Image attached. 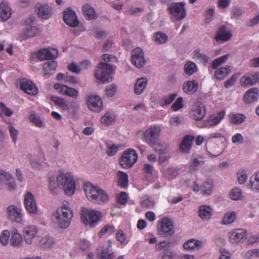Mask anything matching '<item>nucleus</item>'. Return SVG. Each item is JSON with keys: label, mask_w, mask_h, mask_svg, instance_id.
<instances>
[{"label": "nucleus", "mask_w": 259, "mask_h": 259, "mask_svg": "<svg viewBox=\"0 0 259 259\" xmlns=\"http://www.w3.org/2000/svg\"><path fill=\"white\" fill-rule=\"evenodd\" d=\"M53 216L54 222L59 228L66 229L70 226L73 217V211L70 208L63 206L57 209Z\"/></svg>", "instance_id": "1"}, {"label": "nucleus", "mask_w": 259, "mask_h": 259, "mask_svg": "<svg viewBox=\"0 0 259 259\" xmlns=\"http://www.w3.org/2000/svg\"><path fill=\"white\" fill-rule=\"evenodd\" d=\"M87 198L95 203H100L107 200V193L99 187H95L91 184H85L83 187Z\"/></svg>", "instance_id": "2"}, {"label": "nucleus", "mask_w": 259, "mask_h": 259, "mask_svg": "<svg viewBox=\"0 0 259 259\" xmlns=\"http://www.w3.org/2000/svg\"><path fill=\"white\" fill-rule=\"evenodd\" d=\"M57 186L62 188L68 195H72L75 190V183L71 174L61 173L57 178Z\"/></svg>", "instance_id": "3"}, {"label": "nucleus", "mask_w": 259, "mask_h": 259, "mask_svg": "<svg viewBox=\"0 0 259 259\" xmlns=\"http://www.w3.org/2000/svg\"><path fill=\"white\" fill-rule=\"evenodd\" d=\"M101 217L100 212L82 208L81 209V218L83 223L89 225L90 227H94L99 221Z\"/></svg>", "instance_id": "4"}, {"label": "nucleus", "mask_w": 259, "mask_h": 259, "mask_svg": "<svg viewBox=\"0 0 259 259\" xmlns=\"http://www.w3.org/2000/svg\"><path fill=\"white\" fill-rule=\"evenodd\" d=\"M113 72V66L111 64L101 62L99 64L95 76L98 80L103 82H109Z\"/></svg>", "instance_id": "5"}, {"label": "nucleus", "mask_w": 259, "mask_h": 259, "mask_svg": "<svg viewBox=\"0 0 259 259\" xmlns=\"http://www.w3.org/2000/svg\"><path fill=\"white\" fill-rule=\"evenodd\" d=\"M168 11L172 16L173 21L182 20L186 16L185 3L183 2L171 3L168 7Z\"/></svg>", "instance_id": "6"}, {"label": "nucleus", "mask_w": 259, "mask_h": 259, "mask_svg": "<svg viewBox=\"0 0 259 259\" xmlns=\"http://www.w3.org/2000/svg\"><path fill=\"white\" fill-rule=\"evenodd\" d=\"M138 159V154L133 149L125 151L119 160L120 165L124 168H130L136 162Z\"/></svg>", "instance_id": "7"}, {"label": "nucleus", "mask_w": 259, "mask_h": 259, "mask_svg": "<svg viewBox=\"0 0 259 259\" xmlns=\"http://www.w3.org/2000/svg\"><path fill=\"white\" fill-rule=\"evenodd\" d=\"M159 234L163 237H168L172 236L175 233L172 221L167 218H164L161 220L160 227H158Z\"/></svg>", "instance_id": "8"}, {"label": "nucleus", "mask_w": 259, "mask_h": 259, "mask_svg": "<svg viewBox=\"0 0 259 259\" xmlns=\"http://www.w3.org/2000/svg\"><path fill=\"white\" fill-rule=\"evenodd\" d=\"M161 133L160 126L153 124L150 125L144 132L143 139L144 141L149 144L159 139Z\"/></svg>", "instance_id": "9"}, {"label": "nucleus", "mask_w": 259, "mask_h": 259, "mask_svg": "<svg viewBox=\"0 0 259 259\" xmlns=\"http://www.w3.org/2000/svg\"><path fill=\"white\" fill-rule=\"evenodd\" d=\"M0 186L10 191L16 188L14 178L9 172L2 169H0Z\"/></svg>", "instance_id": "10"}, {"label": "nucleus", "mask_w": 259, "mask_h": 259, "mask_svg": "<svg viewBox=\"0 0 259 259\" xmlns=\"http://www.w3.org/2000/svg\"><path fill=\"white\" fill-rule=\"evenodd\" d=\"M132 63L137 68H141L145 64L144 53L140 48H136L132 52Z\"/></svg>", "instance_id": "11"}, {"label": "nucleus", "mask_w": 259, "mask_h": 259, "mask_svg": "<svg viewBox=\"0 0 259 259\" xmlns=\"http://www.w3.org/2000/svg\"><path fill=\"white\" fill-rule=\"evenodd\" d=\"M24 205L27 211L30 214H36L38 212V207L33 195L27 192L24 197Z\"/></svg>", "instance_id": "12"}, {"label": "nucleus", "mask_w": 259, "mask_h": 259, "mask_svg": "<svg viewBox=\"0 0 259 259\" xmlns=\"http://www.w3.org/2000/svg\"><path fill=\"white\" fill-rule=\"evenodd\" d=\"M87 104L89 108L94 112H99L103 109L102 99L97 95H90L87 100Z\"/></svg>", "instance_id": "13"}, {"label": "nucleus", "mask_w": 259, "mask_h": 259, "mask_svg": "<svg viewBox=\"0 0 259 259\" xmlns=\"http://www.w3.org/2000/svg\"><path fill=\"white\" fill-rule=\"evenodd\" d=\"M206 114L205 106L200 102L194 103L193 110L190 112L191 116L196 120H201Z\"/></svg>", "instance_id": "14"}, {"label": "nucleus", "mask_w": 259, "mask_h": 259, "mask_svg": "<svg viewBox=\"0 0 259 259\" xmlns=\"http://www.w3.org/2000/svg\"><path fill=\"white\" fill-rule=\"evenodd\" d=\"M58 56V51L54 48H44L38 51L37 58L40 61L55 59Z\"/></svg>", "instance_id": "15"}, {"label": "nucleus", "mask_w": 259, "mask_h": 259, "mask_svg": "<svg viewBox=\"0 0 259 259\" xmlns=\"http://www.w3.org/2000/svg\"><path fill=\"white\" fill-rule=\"evenodd\" d=\"M7 212L8 218L13 222L21 223L22 220V214L21 209L15 205H11L8 207Z\"/></svg>", "instance_id": "16"}, {"label": "nucleus", "mask_w": 259, "mask_h": 259, "mask_svg": "<svg viewBox=\"0 0 259 259\" xmlns=\"http://www.w3.org/2000/svg\"><path fill=\"white\" fill-rule=\"evenodd\" d=\"M63 19L67 25L72 27L77 26L79 23L75 12L70 9L64 12Z\"/></svg>", "instance_id": "17"}, {"label": "nucleus", "mask_w": 259, "mask_h": 259, "mask_svg": "<svg viewBox=\"0 0 259 259\" xmlns=\"http://www.w3.org/2000/svg\"><path fill=\"white\" fill-rule=\"evenodd\" d=\"M37 233V229L34 226H26L23 229V238L26 244L31 245L32 239Z\"/></svg>", "instance_id": "18"}, {"label": "nucleus", "mask_w": 259, "mask_h": 259, "mask_svg": "<svg viewBox=\"0 0 259 259\" xmlns=\"http://www.w3.org/2000/svg\"><path fill=\"white\" fill-rule=\"evenodd\" d=\"M35 12L38 17L43 19H47L51 16L52 9L48 5L38 3L35 6Z\"/></svg>", "instance_id": "19"}, {"label": "nucleus", "mask_w": 259, "mask_h": 259, "mask_svg": "<svg viewBox=\"0 0 259 259\" xmlns=\"http://www.w3.org/2000/svg\"><path fill=\"white\" fill-rule=\"evenodd\" d=\"M20 89L27 94L35 95L38 90L35 85L30 80L22 79L20 81Z\"/></svg>", "instance_id": "20"}, {"label": "nucleus", "mask_w": 259, "mask_h": 259, "mask_svg": "<svg viewBox=\"0 0 259 259\" xmlns=\"http://www.w3.org/2000/svg\"><path fill=\"white\" fill-rule=\"evenodd\" d=\"M112 242L108 240L107 244L104 245L101 249L100 252L98 254L99 259H113L114 253L111 249Z\"/></svg>", "instance_id": "21"}, {"label": "nucleus", "mask_w": 259, "mask_h": 259, "mask_svg": "<svg viewBox=\"0 0 259 259\" xmlns=\"http://www.w3.org/2000/svg\"><path fill=\"white\" fill-rule=\"evenodd\" d=\"M259 97V91L257 88H252L247 91L243 96V101L246 104H251L256 101Z\"/></svg>", "instance_id": "22"}, {"label": "nucleus", "mask_w": 259, "mask_h": 259, "mask_svg": "<svg viewBox=\"0 0 259 259\" xmlns=\"http://www.w3.org/2000/svg\"><path fill=\"white\" fill-rule=\"evenodd\" d=\"M195 139L193 136L186 135L180 144V151L184 153H189L191 148L193 142Z\"/></svg>", "instance_id": "23"}, {"label": "nucleus", "mask_w": 259, "mask_h": 259, "mask_svg": "<svg viewBox=\"0 0 259 259\" xmlns=\"http://www.w3.org/2000/svg\"><path fill=\"white\" fill-rule=\"evenodd\" d=\"M231 69L230 65H227L225 67L216 69L214 76L218 80H223L231 73Z\"/></svg>", "instance_id": "24"}, {"label": "nucleus", "mask_w": 259, "mask_h": 259, "mask_svg": "<svg viewBox=\"0 0 259 259\" xmlns=\"http://www.w3.org/2000/svg\"><path fill=\"white\" fill-rule=\"evenodd\" d=\"M259 80V72H256L249 76H243L241 78L240 82L243 86H251L255 84Z\"/></svg>", "instance_id": "25"}, {"label": "nucleus", "mask_w": 259, "mask_h": 259, "mask_svg": "<svg viewBox=\"0 0 259 259\" xmlns=\"http://www.w3.org/2000/svg\"><path fill=\"white\" fill-rule=\"evenodd\" d=\"M229 238L233 242H239L246 235V232L242 229H237L229 233Z\"/></svg>", "instance_id": "26"}, {"label": "nucleus", "mask_w": 259, "mask_h": 259, "mask_svg": "<svg viewBox=\"0 0 259 259\" xmlns=\"http://www.w3.org/2000/svg\"><path fill=\"white\" fill-rule=\"evenodd\" d=\"M231 36V33L227 31V27L223 25L219 27L215 37V39L217 41L219 40L226 41L229 40Z\"/></svg>", "instance_id": "27"}, {"label": "nucleus", "mask_w": 259, "mask_h": 259, "mask_svg": "<svg viewBox=\"0 0 259 259\" xmlns=\"http://www.w3.org/2000/svg\"><path fill=\"white\" fill-rule=\"evenodd\" d=\"M198 88V82L194 80L186 81L183 86L184 92L188 94L192 95L197 90Z\"/></svg>", "instance_id": "28"}, {"label": "nucleus", "mask_w": 259, "mask_h": 259, "mask_svg": "<svg viewBox=\"0 0 259 259\" xmlns=\"http://www.w3.org/2000/svg\"><path fill=\"white\" fill-rule=\"evenodd\" d=\"M1 18L3 21L8 20L12 14V10L6 1H3L1 4Z\"/></svg>", "instance_id": "29"}, {"label": "nucleus", "mask_w": 259, "mask_h": 259, "mask_svg": "<svg viewBox=\"0 0 259 259\" xmlns=\"http://www.w3.org/2000/svg\"><path fill=\"white\" fill-rule=\"evenodd\" d=\"M206 149L209 155L213 158L222 154L224 151L220 145L215 143L209 145Z\"/></svg>", "instance_id": "30"}, {"label": "nucleus", "mask_w": 259, "mask_h": 259, "mask_svg": "<svg viewBox=\"0 0 259 259\" xmlns=\"http://www.w3.org/2000/svg\"><path fill=\"white\" fill-rule=\"evenodd\" d=\"M39 33V30L36 26H29L20 35V37L21 39H26L38 35Z\"/></svg>", "instance_id": "31"}, {"label": "nucleus", "mask_w": 259, "mask_h": 259, "mask_svg": "<svg viewBox=\"0 0 259 259\" xmlns=\"http://www.w3.org/2000/svg\"><path fill=\"white\" fill-rule=\"evenodd\" d=\"M82 11L84 17L88 20L95 19L97 18L95 10L88 4L82 6Z\"/></svg>", "instance_id": "32"}, {"label": "nucleus", "mask_w": 259, "mask_h": 259, "mask_svg": "<svg viewBox=\"0 0 259 259\" xmlns=\"http://www.w3.org/2000/svg\"><path fill=\"white\" fill-rule=\"evenodd\" d=\"M57 67V63L55 61H50L45 63L43 65L45 75H52L55 72Z\"/></svg>", "instance_id": "33"}, {"label": "nucleus", "mask_w": 259, "mask_h": 259, "mask_svg": "<svg viewBox=\"0 0 259 259\" xmlns=\"http://www.w3.org/2000/svg\"><path fill=\"white\" fill-rule=\"evenodd\" d=\"M23 238L21 234L18 233L17 231L16 230L11 237L10 244L15 247H22L23 244Z\"/></svg>", "instance_id": "34"}, {"label": "nucleus", "mask_w": 259, "mask_h": 259, "mask_svg": "<svg viewBox=\"0 0 259 259\" xmlns=\"http://www.w3.org/2000/svg\"><path fill=\"white\" fill-rule=\"evenodd\" d=\"M54 244V240L53 238L49 236H45L42 238L38 242L37 246L45 249H49Z\"/></svg>", "instance_id": "35"}, {"label": "nucleus", "mask_w": 259, "mask_h": 259, "mask_svg": "<svg viewBox=\"0 0 259 259\" xmlns=\"http://www.w3.org/2000/svg\"><path fill=\"white\" fill-rule=\"evenodd\" d=\"M147 80L146 78L142 77L137 80L135 85V92L137 95L142 94L146 87Z\"/></svg>", "instance_id": "36"}, {"label": "nucleus", "mask_w": 259, "mask_h": 259, "mask_svg": "<svg viewBox=\"0 0 259 259\" xmlns=\"http://www.w3.org/2000/svg\"><path fill=\"white\" fill-rule=\"evenodd\" d=\"M153 40L157 45L165 44L168 40V36L161 31H157L153 34Z\"/></svg>", "instance_id": "37"}, {"label": "nucleus", "mask_w": 259, "mask_h": 259, "mask_svg": "<svg viewBox=\"0 0 259 259\" xmlns=\"http://www.w3.org/2000/svg\"><path fill=\"white\" fill-rule=\"evenodd\" d=\"M60 92L63 95H66L74 98H77L78 91L73 88L68 87L67 85H63Z\"/></svg>", "instance_id": "38"}, {"label": "nucleus", "mask_w": 259, "mask_h": 259, "mask_svg": "<svg viewBox=\"0 0 259 259\" xmlns=\"http://www.w3.org/2000/svg\"><path fill=\"white\" fill-rule=\"evenodd\" d=\"M156 152H159L160 154L164 153V151L167 149L168 145L161 143L159 139L155 140L149 144Z\"/></svg>", "instance_id": "39"}, {"label": "nucleus", "mask_w": 259, "mask_h": 259, "mask_svg": "<svg viewBox=\"0 0 259 259\" xmlns=\"http://www.w3.org/2000/svg\"><path fill=\"white\" fill-rule=\"evenodd\" d=\"M198 70L197 65L192 61H188L184 66V72L188 75L190 76L196 72Z\"/></svg>", "instance_id": "40"}, {"label": "nucleus", "mask_w": 259, "mask_h": 259, "mask_svg": "<svg viewBox=\"0 0 259 259\" xmlns=\"http://www.w3.org/2000/svg\"><path fill=\"white\" fill-rule=\"evenodd\" d=\"M229 118L232 124L237 125L243 122L246 119V116L241 113L231 114L229 115Z\"/></svg>", "instance_id": "41"}, {"label": "nucleus", "mask_w": 259, "mask_h": 259, "mask_svg": "<svg viewBox=\"0 0 259 259\" xmlns=\"http://www.w3.org/2000/svg\"><path fill=\"white\" fill-rule=\"evenodd\" d=\"M118 185L122 188L128 186V177L126 173L119 171L117 173Z\"/></svg>", "instance_id": "42"}, {"label": "nucleus", "mask_w": 259, "mask_h": 259, "mask_svg": "<svg viewBox=\"0 0 259 259\" xmlns=\"http://www.w3.org/2000/svg\"><path fill=\"white\" fill-rule=\"evenodd\" d=\"M199 212V217L203 220H208L211 215V209L209 206H201Z\"/></svg>", "instance_id": "43"}, {"label": "nucleus", "mask_w": 259, "mask_h": 259, "mask_svg": "<svg viewBox=\"0 0 259 259\" xmlns=\"http://www.w3.org/2000/svg\"><path fill=\"white\" fill-rule=\"evenodd\" d=\"M201 244V242L198 240L191 239L184 242L183 247L185 250H193L196 247L200 246Z\"/></svg>", "instance_id": "44"}, {"label": "nucleus", "mask_w": 259, "mask_h": 259, "mask_svg": "<svg viewBox=\"0 0 259 259\" xmlns=\"http://www.w3.org/2000/svg\"><path fill=\"white\" fill-rule=\"evenodd\" d=\"M177 96V93H173L168 96H164L159 100L158 104L162 107L169 105L174 101Z\"/></svg>", "instance_id": "45"}, {"label": "nucleus", "mask_w": 259, "mask_h": 259, "mask_svg": "<svg viewBox=\"0 0 259 259\" xmlns=\"http://www.w3.org/2000/svg\"><path fill=\"white\" fill-rule=\"evenodd\" d=\"M225 112L221 111L215 115H211L208 120L209 124L211 126L217 124L224 117Z\"/></svg>", "instance_id": "46"}, {"label": "nucleus", "mask_w": 259, "mask_h": 259, "mask_svg": "<svg viewBox=\"0 0 259 259\" xmlns=\"http://www.w3.org/2000/svg\"><path fill=\"white\" fill-rule=\"evenodd\" d=\"M213 183L211 180H207L201 185L200 189L204 195H209L212 193Z\"/></svg>", "instance_id": "47"}, {"label": "nucleus", "mask_w": 259, "mask_h": 259, "mask_svg": "<svg viewBox=\"0 0 259 259\" xmlns=\"http://www.w3.org/2000/svg\"><path fill=\"white\" fill-rule=\"evenodd\" d=\"M229 56V54H226L213 60L211 64L212 68L213 69H216L225 63L228 60Z\"/></svg>", "instance_id": "48"}, {"label": "nucleus", "mask_w": 259, "mask_h": 259, "mask_svg": "<svg viewBox=\"0 0 259 259\" xmlns=\"http://www.w3.org/2000/svg\"><path fill=\"white\" fill-rule=\"evenodd\" d=\"M250 186L252 191H259V171L250 178Z\"/></svg>", "instance_id": "49"}, {"label": "nucleus", "mask_w": 259, "mask_h": 259, "mask_svg": "<svg viewBox=\"0 0 259 259\" xmlns=\"http://www.w3.org/2000/svg\"><path fill=\"white\" fill-rule=\"evenodd\" d=\"M52 101L57 106H59L63 110H68L69 109L68 105L66 103L65 100L60 97L53 96L52 97Z\"/></svg>", "instance_id": "50"}, {"label": "nucleus", "mask_w": 259, "mask_h": 259, "mask_svg": "<svg viewBox=\"0 0 259 259\" xmlns=\"http://www.w3.org/2000/svg\"><path fill=\"white\" fill-rule=\"evenodd\" d=\"M115 120V116L114 114L107 112L101 118V122L106 125H110Z\"/></svg>", "instance_id": "51"}, {"label": "nucleus", "mask_w": 259, "mask_h": 259, "mask_svg": "<svg viewBox=\"0 0 259 259\" xmlns=\"http://www.w3.org/2000/svg\"><path fill=\"white\" fill-rule=\"evenodd\" d=\"M193 58L200 60L204 63H208L210 60V58L208 56L200 53L199 49H197L194 51Z\"/></svg>", "instance_id": "52"}, {"label": "nucleus", "mask_w": 259, "mask_h": 259, "mask_svg": "<svg viewBox=\"0 0 259 259\" xmlns=\"http://www.w3.org/2000/svg\"><path fill=\"white\" fill-rule=\"evenodd\" d=\"M155 203V201L152 198L145 196L141 202V205L145 208H151L154 207Z\"/></svg>", "instance_id": "53"}, {"label": "nucleus", "mask_w": 259, "mask_h": 259, "mask_svg": "<svg viewBox=\"0 0 259 259\" xmlns=\"http://www.w3.org/2000/svg\"><path fill=\"white\" fill-rule=\"evenodd\" d=\"M236 213L235 212L226 213L221 222L222 224L228 225L232 223L235 220Z\"/></svg>", "instance_id": "54"}, {"label": "nucleus", "mask_w": 259, "mask_h": 259, "mask_svg": "<svg viewBox=\"0 0 259 259\" xmlns=\"http://www.w3.org/2000/svg\"><path fill=\"white\" fill-rule=\"evenodd\" d=\"M29 120L33 122L35 125L38 127H42L43 125V122L40 119V117L36 115L34 112H31L29 116Z\"/></svg>", "instance_id": "55"}, {"label": "nucleus", "mask_w": 259, "mask_h": 259, "mask_svg": "<svg viewBox=\"0 0 259 259\" xmlns=\"http://www.w3.org/2000/svg\"><path fill=\"white\" fill-rule=\"evenodd\" d=\"M163 175L167 179H171L178 176V171L175 168H168L164 170Z\"/></svg>", "instance_id": "56"}, {"label": "nucleus", "mask_w": 259, "mask_h": 259, "mask_svg": "<svg viewBox=\"0 0 259 259\" xmlns=\"http://www.w3.org/2000/svg\"><path fill=\"white\" fill-rule=\"evenodd\" d=\"M161 259H178V255L170 249L167 248L164 250Z\"/></svg>", "instance_id": "57"}, {"label": "nucleus", "mask_w": 259, "mask_h": 259, "mask_svg": "<svg viewBox=\"0 0 259 259\" xmlns=\"http://www.w3.org/2000/svg\"><path fill=\"white\" fill-rule=\"evenodd\" d=\"M183 99L182 97H179L171 106L172 111H176L180 110L183 107Z\"/></svg>", "instance_id": "58"}, {"label": "nucleus", "mask_w": 259, "mask_h": 259, "mask_svg": "<svg viewBox=\"0 0 259 259\" xmlns=\"http://www.w3.org/2000/svg\"><path fill=\"white\" fill-rule=\"evenodd\" d=\"M242 195V191L239 188H235L231 190L230 196V198L234 200L240 199Z\"/></svg>", "instance_id": "59"}, {"label": "nucleus", "mask_w": 259, "mask_h": 259, "mask_svg": "<svg viewBox=\"0 0 259 259\" xmlns=\"http://www.w3.org/2000/svg\"><path fill=\"white\" fill-rule=\"evenodd\" d=\"M13 113V111L8 108L4 103L0 102V113H3L6 116L10 117Z\"/></svg>", "instance_id": "60"}, {"label": "nucleus", "mask_w": 259, "mask_h": 259, "mask_svg": "<svg viewBox=\"0 0 259 259\" xmlns=\"http://www.w3.org/2000/svg\"><path fill=\"white\" fill-rule=\"evenodd\" d=\"M116 90L117 87L114 84H110L106 88V94L108 97H112L114 95Z\"/></svg>", "instance_id": "61"}, {"label": "nucleus", "mask_w": 259, "mask_h": 259, "mask_svg": "<svg viewBox=\"0 0 259 259\" xmlns=\"http://www.w3.org/2000/svg\"><path fill=\"white\" fill-rule=\"evenodd\" d=\"M108 148L106 150V153L109 156H113L118 151V147L115 144H107Z\"/></svg>", "instance_id": "62"}, {"label": "nucleus", "mask_w": 259, "mask_h": 259, "mask_svg": "<svg viewBox=\"0 0 259 259\" xmlns=\"http://www.w3.org/2000/svg\"><path fill=\"white\" fill-rule=\"evenodd\" d=\"M10 232L8 230L3 232L0 236V242L3 245H6L9 241Z\"/></svg>", "instance_id": "63"}, {"label": "nucleus", "mask_w": 259, "mask_h": 259, "mask_svg": "<svg viewBox=\"0 0 259 259\" xmlns=\"http://www.w3.org/2000/svg\"><path fill=\"white\" fill-rule=\"evenodd\" d=\"M237 177L238 183L240 184H244L247 178L245 171L243 169H241L238 172Z\"/></svg>", "instance_id": "64"}]
</instances>
